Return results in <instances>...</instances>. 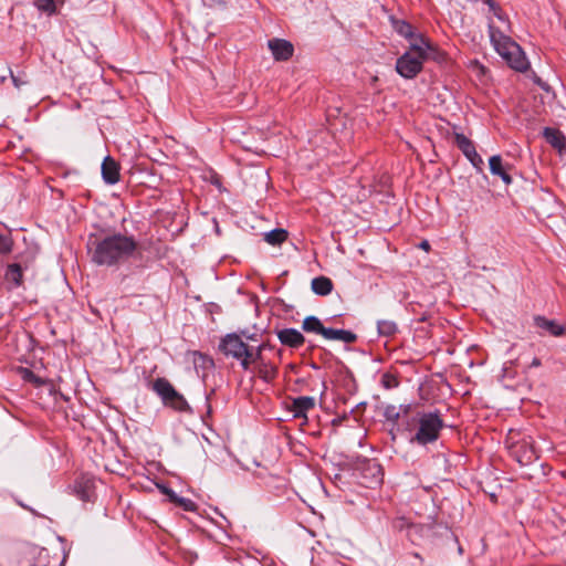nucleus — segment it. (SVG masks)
Returning a JSON list of instances; mask_svg holds the SVG:
<instances>
[{"label": "nucleus", "mask_w": 566, "mask_h": 566, "mask_svg": "<svg viewBox=\"0 0 566 566\" xmlns=\"http://www.w3.org/2000/svg\"><path fill=\"white\" fill-rule=\"evenodd\" d=\"M137 248L134 237L113 233L93 243L92 261L101 266L119 265L129 260Z\"/></svg>", "instance_id": "1"}, {"label": "nucleus", "mask_w": 566, "mask_h": 566, "mask_svg": "<svg viewBox=\"0 0 566 566\" xmlns=\"http://www.w3.org/2000/svg\"><path fill=\"white\" fill-rule=\"evenodd\" d=\"M493 12L497 20L506 25V29L502 30L495 27L493 22H490L489 33L494 50L512 69L525 72L530 63L522 48L505 33L510 29L506 15L500 8Z\"/></svg>", "instance_id": "2"}, {"label": "nucleus", "mask_w": 566, "mask_h": 566, "mask_svg": "<svg viewBox=\"0 0 566 566\" xmlns=\"http://www.w3.org/2000/svg\"><path fill=\"white\" fill-rule=\"evenodd\" d=\"M415 427L416 433L410 438L412 443L426 446L436 442L443 429V420L438 411L417 412L406 429L411 431Z\"/></svg>", "instance_id": "3"}, {"label": "nucleus", "mask_w": 566, "mask_h": 566, "mask_svg": "<svg viewBox=\"0 0 566 566\" xmlns=\"http://www.w3.org/2000/svg\"><path fill=\"white\" fill-rule=\"evenodd\" d=\"M431 49L428 40L422 36L415 38L410 50L397 60V72L405 78H413L422 70V63Z\"/></svg>", "instance_id": "4"}, {"label": "nucleus", "mask_w": 566, "mask_h": 566, "mask_svg": "<svg viewBox=\"0 0 566 566\" xmlns=\"http://www.w3.org/2000/svg\"><path fill=\"white\" fill-rule=\"evenodd\" d=\"M220 349L224 355L238 359L244 370H248L253 357V347L245 344L237 334H228L220 343Z\"/></svg>", "instance_id": "5"}, {"label": "nucleus", "mask_w": 566, "mask_h": 566, "mask_svg": "<svg viewBox=\"0 0 566 566\" xmlns=\"http://www.w3.org/2000/svg\"><path fill=\"white\" fill-rule=\"evenodd\" d=\"M506 442L510 454L521 465H528L538 458L531 437L514 440V433L511 431Z\"/></svg>", "instance_id": "6"}, {"label": "nucleus", "mask_w": 566, "mask_h": 566, "mask_svg": "<svg viewBox=\"0 0 566 566\" xmlns=\"http://www.w3.org/2000/svg\"><path fill=\"white\" fill-rule=\"evenodd\" d=\"M268 48L275 61H287L294 53L293 44L284 39H271L268 41Z\"/></svg>", "instance_id": "7"}, {"label": "nucleus", "mask_w": 566, "mask_h": 566, "mask_svg": "<svg viewBox=\"0 0 566 566\" xmlns=\"http://www.w3.org/2000/svg\"><path fill=\"white\" fill-rule=\"evenodd\" d=\"M455 143L459 149L470 160V163L478 169L483 166L482 157L476 153L473 143L463 134L455 135Z\"/></svg>", "instance_id": "8"}, {"label": "nucleus", "mask_w": 566, "mask_h": 566, "mask_svg": "<svg viewBox=\"0 0 566 566\" xmlns=\"http://www.w3.org/2000/svg\"><path fill=\"white\" fill-rule=\"evenodd\" d=\"M279 340L291 348H298L305 343V337L295 328H284L277 332Z\"/></svg>", "instance_id": "9"}, {"label": "nucleus", "mask_w": 566, "mask_h": 566, "mask_svg": "<svg viewBox=\"0 0 566 566\" xmlns=\"http://www.w3.org/2000/svg\"><path fill=\"white\" fill-rule=\"evenodd\" d=\"M102 177L108 185L119 181V166L111 156H106L102 163Z\"/></svg>", "instance_id": "10"}, {"label": "nucleus", "mask_w": 566, "mask_h": 566, "mask_svg": "<svg viewBox=\"0 0 566 566\" xmlns=\"http://www.w3.org/2000/svg\"><path fill=\"white\" fill-rule=\"evenodd\" d=\"M315 406V399L308 396H301L292 401L291 411L295 418H306V412L313 409Z\"/></svg>", "instance_id": "11"}, {"label": "nucleus", "mask_w": 566, "mask_h": 566, "mask_svg": "<svg viewBox=\"0 0 566 566\" xmlns=\"http://www.w3.org/2000/svg\"><path fill=\"white\" fill-rule=\"evenodd\" d=\"M545 140L562 154L566 148L565 135L556 128L546 127L543 132Z\"/></svg>", "instance_id": "12"}, {"label": "nucleus", "mask_w": 566, "mask_h": 566, "mask_svg": "<svg viewBox=\"0 0 566 566\" xmlns=\"http://www.w3.org/2000/svg\"><path fill=\"white\" fill-rule=\"evenodd\" d=\"M490 171L493 176L500 177L505 185L512 184V177L507 172V167L503 164L500 155H494L489 160Z\"/></svg>", "instance_id": "13"}, {"label": "nucleus", "mask_w": 566, "mask_h": 566, "mask_svg": "<svg viewBox=\"0 0 566 566\" xmlns=\"http://www.w3.org/2000/svg\"><path fill=\"white\" fill-rule=\"evenodd\" d=\"M534 323L536 327L547 332L552 336H562L565 332V328L556 321L547 319L544 316H535Z\"/></svg>", "instance_id": "14"}, {"label": "nucleus", "mask_w": 566, "mask_h": 566, "mask_svg": "<svg viewBox=\"0 0 566 566\" xmlns=\"http://www.w3.org/2000/svg\"><path fill=\"white\" fill-rule=\"evenodd\" d=\"M324 338L327 340H338L345 344H353L356 342L357 335L352 331L326 327Z\"/></svg>", "instance_id": "15"}, {"label": "nucleus", "mask_w": 566, "mask_h": 566, "mask_svg": "<svg viewBox=\"0 0 566 566\" xmlns=\"http://www.w3.org/2000/svg\"><path fill=\"white\" fill-rule=\"evenodd\" d=\"M151 389L160 397L161 401H167L176 391L174 386L166 378H157L151 385Z\"/></svg>", "instance_id": "16"}, {"label": "nucleus", "mask_w": 566, "mask_h": 566, "mask_svg": "<svg viewBox=\"0 0 566 566\" xmlns=\"http://www.w3.org/2000/svg\"><path fill=\"white\" fill-rule=\"evenodd\" d=\"M312 290L317 295H328L333 290V282L326 276H317L312 280Z\"/></svg>", "instance_id": "17"}, {"label": "nucleus", "mask_w": 566, "mask_h": 566, "mask_svg": "<svg viewBox=\"0 0 566 566\" xmlns=\"http://www.w3.org/2000/svg\"><path fill=\"white\" fill-rule=\"evenodd\" d=\"M302 328L306 333H316L324 337L326 327L316 316H307L303 319Z\"/></svg>", "instance_id": "18"}, {"label": "nucleus", "mask_w": 566, "mask_h": 566, "mask_svg": "<svg viewBox=\"0 0 566 566\" xmlns=\"http://www.w3.org/2000/svg\"><path fill=\"white\" fill-rule=\"evenodd\" d=\"M92 481L88 478H81L75 481L74 490L82 501H90L91 499Z\"/></svg>", "instance_id": "19"}, {"label": "nucleus", "mask_w": 566, "mask_h": 566, "mask_svg": "<svg viewBox=\"0 0 566 566\" xmlns=\"http://www.w3.org/2000/svg\"><path fill=\"white\" fill-rule=\"evenodd\" d=\"M166 407H170L177 411H187L189 410V405L185 397L179 394L177 390L167 399V401L163 402Z\"/></svg>", "instance_id": "20"}, {"label": "nucleus", "mask_w": 566, "mask_h": 566, "mask_svg": "<svg viewBox=\"0 0 566 566\" xmlns=\"http://www.w3.org/2000/svg\"><path fill=\"white\" fill-rule=\"evenodd\" d=\"M287 239V231L274 229L264 234V240L271 245H280Z\"/></svg>", "instance_id": "21"}, {"label": "nucleus", "mask_w": 566, "mask_h": 566, "mask_svg": "<svg viewBox=\"0 0 566 566\" xmlns=\"http://www.w3.org/2000/svg\"><path fill=\"white\" fill-rule=\"evenodd\" d=\"M259 377L266 382L272 381L277 375V368L265 361H261L258 370Z\"/></svg>", "instance_id": "22"}, {"label": "nucleus", "mask_w": 566, "mask_h": 566, "mask_svg": "<svg viewBox=\"0 0 566 566\" xmlns=\"http://www.w3.org/2000/svg\"><path fill=\"white\" fill-rule=\"evenodd\" d=\"M379 335L390 337L398 331V326L394 321L382 319L377 323Z\"/></svg>", "instance_id": "23"}, {"label": "nucleus", "mask_w": 566, "mask_h": 566, "mask_svg": "<svg viewBox=\"0 0 566 566\" xmlns=\"http://www.w3.org/2000/svg\"><path fill=\"white\" fill-rule=\"evenodd\" d=\"M22 269L19 264H10L6 272V279L19 286L22 283Z\"/></svg>", "instance_id": "24"}, {"label": "nucleus", "mask_w": 566, "mask_h": 566, "mask_svg": "<svg viewBox=\"0 0 566 566\" xmlns=\"http://www.w3.org/2000/svg\"><path fill=\"white\" fill-rule=\"evenodd\" d=\"M168 495L175 504L182 507L185 511L195 512L197 510V505L190 499L178 496L174 492H169Z\"/></svg>", "instance_id": "25"}, {"label": "nucleus", "mask_w": 566, "mask_h": 566, "mask_svg": "<svg viewBox=\"0 0 566 566\" xmlns=\"http://www.w3.org/2000/svg\"><path fill=\"white\" fill-rule=\"evenodd\" d=\"M394 29L396 30L397 33L407 39H412L413 36L412 25L403 20H395Z\"/></svg>", "instance_id": "26"}, {"label": "nucleus", "mask_w": 566, "mask_h": 566, "mask_svg": "<svg viewBox=\"0 0 566 566\" xmlns=\"http://www.w3.org/2000/svg\"><path fill=\"white\" fill-rule=\"evenodd\" d=\"M408 530V537L415 542L418 537H421L429 531V527L419 524H406Z\"/></svg>", "instance_id": "27"}, {"label": "nucleus", "mask_w": 566, "mask_h": 566, "mask_svg": "<svg viewBox=\"0 0 566 566\" xmlns=\"http://www.w3.org/2000/svg\"><path fill=\"white\" fill-rule=\"evenodd\" d=\"M34 6L38 10L48 14H53L56 11L54 0H34Z\"/></svg>", "instance_id": "28"}, {"label": "nucleus", "mask_w": 566, "mask_h": 566, "mask_svg": "<svg viewBox=\"0 0 566 566\" xmlns=\"http://www.w3.org/2000/svg\"><path fill=\"white\" fill-rule=\"evenodd\" d=\"M384 416H385L386 420L396 423L399 420V418L401 417L400 409H398V407H396L394 405H389L385 408Z\"/></svg>", "instance_id": "29"}, {"label": "nucleus", "mask_w": 566, "mask_h": 566, "mask_svg": "<svg viewBox=\"0 0 566 566\" xmlns=\"http://www.w3.org/2000/svg\"><path fill=\"white\" fill-rule=\"evenodd\" d=\"M381 385H382L386 389H392V388L398 387V385H399V380H398V378H397L395 375L389 374V373H385V374L381 376Z\"/></svg>", "instance_id": "30"}, {"label": "nucleus", "mask_w": 566, "mask_h": 566, "mask_svg": "<svg viewBox=\"0 0 566 566\" xmlns=\"http://www.w3.org/2000/svg\"><path fill=\"white\" fill-rule=\"evenodd\" d=\"M12 240L8 235H0V253L7 254L12 250Z\"/></svg>", "instance_id": "31"}, {"label": "nucleus", "mask_w": 566, "mask_h": 566, "mask_svg": "<svg viewBox=\"0 0 566 566\" xmlns=\"http://www.w3.org/2000/svg\"><path fill=\"white\" fill-rule=\"evenodd\" d=\"M263 348H264V345H260L255 349L253 348V357H251V363L263 361L262 360V349Z\"/></svg>", "instance_id": "32"}, {"label": "nucleus", "mask_w": 566, "mask_h": 566, "mask_svg": "<svg viewBox=\"0 0 566 566\" xmlns=\"http://www.w3.org/2000/svg\"><path fill=\"white\" fill-rule=\"evenodd\" d=\"M30 553H36L40 557H43L44 560H46L49 554H48V551L45 548H41V547H38V546H31L30 547Z\"/></svg>", "instance_id": "33"}, {"label": "nucleus", "mask_w": 566, "mask_h": 566, "mask_svg": "<svg viewBox=\"0 0 566 566\" xmlns=\"http://www.w3.org/2000/svg\"><path fill=\"white\" fill-rule=\"evenodd\" d=\"M398 409H400V416H407L410 412L411 405H401Z\"/></svg>", "instance_id": "34"}, {"label": "nucleus", "mask_w": 566, "mask_h": 566, "mask_svg": "<svg viewBox=\"0 0 566 566\" xmlns=\"http://www.w3.org/2000/svg\"><path fill=\"white\" fill-rule=\"evenodd\" d=\"M484 2L490 7L492 11H495L497 8L496 3L493 0H484Z\"/></svg>", "instance_id": "35"}, {"label": "nucleus", "mask_w": 566, "mask_h": 566, "mask_svg": "<svg viewBox=\"0 0 566 566\" xmlns=\"http://www.w3.org/2000/svg\"><path fill=\"white\" fill-rule=\"evenodd\" d=\"M541 366V359L535 357L533 358L532 363H531V367H539Z\"/></svg>", "instance_id": "36"}, {"label": "nucleus", "mask_w": 566, "mask_h": 566, "mask_svg": "<svg viewBox=\"0 0 566 566\" xmlns=\"http://www.w3.org/2000/svg\"><path fill=\"white\" fill-rule=\"evenodd\" d=\"M419 247H420L421 249L426 250V251H428V250L430 249V244H429V242H428V241H426V240H424V241H422V242L419 244Z\"/></svg>", "instance_id": "37"}, {"label": "nucleus", "mask_w": 566, "mask_h": 566, "mask_svg": "<svg viewBox=\"0 0 566 566\" xmlns=\"http://www.w3.org/2000/svg\"><path fill=\"white\" fill-rule=\"evenodd\" d=\"M12 81L15 87H20L21 83L17 77L12 76Z\"/></svg>", "instance_id": "38"}, {"label": "nucleus", "mask_w": 566, "mask_h": 566, "mask_svg": "<svg viewBox=\"0 0 566 566\" xmlns=\"http://www.w3.org/2000/svg\"><path fill=\"white\" fill-rule=\"evenodd\" d=\"M413 556L416 558L420 559L421 563H423V558L418 553H415Z\"/></svg>", "instance_id": "39"}, {"label": "nucleus", "mask_w": 566, "mask_h": 566, "mask_svg": "<svg viewBox=\"0 0 566 566\" xmlns=\"http://www.w3.org/2000/svg\"><path fill=\"white\" fill-rule=\"evenodd\" d=\"M405 526V520H401V523L399 524V527L402 528Z\"/></svg>", "instance_id": "40"}]
</instances>
